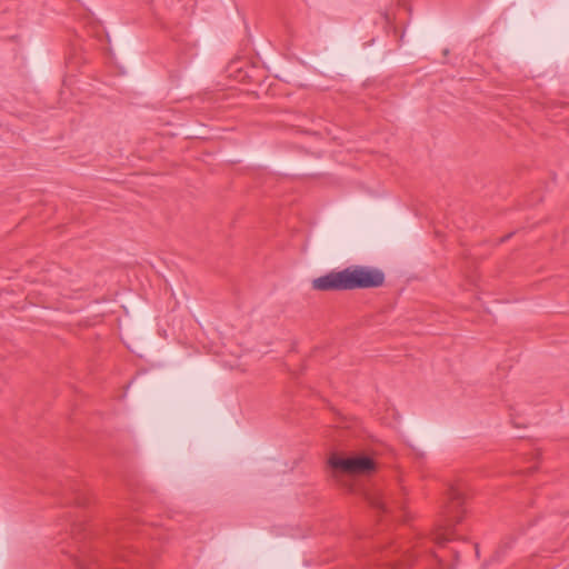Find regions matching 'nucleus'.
Listing matches in <instances>:
<instances>
[{
  "instance_id": "1",
  "label": "nucleus",
  "mask_w": 569,
  "mask_h": 569,
  "mask_svg": "<svg viewBox=\"0 0 569 569\" xmlns=\"http://www.w3.org/2000/svg\"><path fill=\"white\" fill-rule=\"evenodd\" d=\"M358 264L340 271H330L312 280V289L318 291H348L361 289Z\"/></svg>"
},
{
  "instance_id": "2",
  "label": "nucleus",
  "mask_w": 569,
  "mask_h": 569,
  "mask_svg": "<svg viewBox=\"0 0 569 569\" xmlns=\"http://www.w3.org/2000/svg\"><path fill=\"white\" fill-rule=\"evenodd\" d=\"M329 465L333 470L351 476L367 475L376 468L375 461L367 456L343 458L333 455L329 459Z\"/></svg>"
},
{
  "instance_id": "3",
  "label": "nucleus",
  "mask_w": 569,
  "mask_h": 569,
  "mask_svg": "<svg viewBox=\"0 0 569 569\" xmlns=\"http://www.w3.org/2000/svg\"><path fill=\"white\" fill-rule=\"evenodd\" d=\"M361 289L379 288L385 283V273L373 267L358 264Z\"/></svg>"
},
{
  "instance_id": "4",
  "label": "nucleus",
  "mask_w": 569,
  "mask_h": 569,
  "mask_svg": "<svg viewBox=\"0 0 569 569\" xmlns=\"http://www.w3.org/2000/svg\"><path fill=\"white\" fill-rule=\"evenodd\" d=\"M459 521V516H452L445 526L437 529V531L433 533L435 542L442 546L448 541L460 539V535L455 529L456 523Z\"/></svg>"
},
{
  "instance_id": "5",
  "label": "nucleus",
  "mask_w": 569,
  "mask_h": 569,
  "mask_svg": "<svg viewBox=\"0 0 569 569\" xmlns=\"http://www.w3.org/2000/svg\"><path fill=\"white\" fill-rule=\"evenodd\" d=\"M368 500H369V503L380 510V511H383V512H391L392 511V506L390 505V502L387 500V498L380 493V492H376V493H371L368 496Z\"/></svg>"
},
{
  "instance_id": "6",
  "label": "nucleus",
  "mask_w": 569,
  "mask_h": 569,
  "mask_svg": "<svg viewBox=\"0 0 569 569\" xmlns=\"http://www.w3.org/2000/svg\"><path fill=\"white\" fill-rule=\"evenodd\" d=\"M76 566L79 569H100V566H98L93 560L86 561L82 559H76Z\"/></svg>"
},
{
  "instance_id": "7",
  "label": "nucleus",
  "mask_w": 569,
  "mask_h": 569,
  "mask_svg": "<svg viewBox=\"0 0 569 569\" xmlns=\"http://www.w3.org/2000/svg\"><path fill=\"white\" fill-rule=\"evenodd\" d=\"M450 498L457 503L456 507H460L461 505V493L458 489H450Z\"/></svg>"
}]
</instances>
